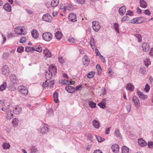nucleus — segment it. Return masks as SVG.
<instances>
[{
    "instance_id": "nucleus-41",
    "label": "nucleus",
    "mask_w": 153,
    "mask_h": 153,
    "mask_svg": "<svg viewBox=\"0 0 153 153\" xmlns=\"http://www.w3.org/2000/svg\"><path fill=\"white\" fill-rule=\"evenodd\" d=\"M33 47H26L25 48V51L29 52H31L32 51H34Z\"/></svg>"
},
{
    "instance_id": "nucleus-18",
    "label": "nucleus",
    "mask_w": 153,
    "mask_h": 153,
    "mask_svg": "<svg viewBox=\"0 0 153 153\" xmlns=\"http://www.w3.org/2000/svg\"><path fill=\"white\" fill-rule=\"evenodd\" d=\"M120 14L121 16H123L126 12V8L125 6H123L120 7L119 10Z\"/></svg>"
},
{
    "instance_id": "nucleus-11",
    "label": "nucleus",
    "mask_w": 153,
    "mask_h": 153,
    "mask_svg": "<svg viewBox=\"0 0 153 153\" xmlns=\"http://www.w3.org/2000/svg\"><path fill=\"white\" fill-rule=\"evenodd\" d=\"M48 71L52 73V74H55L57 73V69L55 65L50 66L49 68Z\"/></svg>"
},
{
    "instance_id": "nucleus-17",
    "label": "nucleus",
    "mask_w": 153,
    "mask_h": 153,
    "mask_svg": "<svg viewBox=\"0 0 153 153\" xmlns=\"http://www.w3.org/2000/svg\"><path fill=\"white\" fill-rule=\"evenodd\" d=\"M111 149L114 152L116 153L119 151V146L117 144H114L112 146Z\"/></svg>"
},
{
    "instance_id": "nucleus-38",
    "label": "nucleus",
    "mask_w": 153,
    "mask_h": 153,
    "mask_svg": "<svg viewBox=\"0 0 153 153\" xmlns=\"http://www.w3.org/2000/svg\"><path fill=\"white\" fill-rule=\"evenodd\" d=\"M20 31L21 33L18 32H16V33L17 34L19 35H25L27 33V32L25 31L23 28H21L20 29Z\"/></svg>"
},
{
    "instance_id": "nucleus-36",
    "label": "nucleus",
    "mask_w": 153,
    "mask_h": 153,
    "mask_svg": "<svg viewBox=\"0 0 153 153\" xmlns=\"http://www.w3.org/2000/svg\"><path fill=\"white\" fill-rule=\"evenodd\" d=\"M88 105L91 108H94L96 107V103L92 101H90L88 102Z\"/></svg>"
},
{
    "instance_id": "nucleus-62",
    "label": "nucleus",
    "mask_w": 153,
    "mask_h": 153,
    "mask_svg": "<svg viewBox=\"0 0 153 153\" xmlns=\"http://www.w3.org/2000/svg\"><path fill=\"white\" fill-rule=\"evenodd\" d=\"M144 13L145 14L148 15H149L151 14L150 12L148 9L145 10L144 11Z\"/></svg>"
},
{
    "instance_id": "nucleus-43",
    "label": "nucleus",
    "mask_w": 153,
    "mask_h": 153,
    "mask_svg": "<svg viewBox=\"0 0 153 153\" xmlns=\"http://www.w3.org/2000/svg\"><path fill=\"white\" fill-rule=\"evenodd\" d=\"M119 24L117 23H115L114 24V27L117 32L118 33H119Z\"/></svg>"
},
{
    "instance_id": "nucleus-46",
    "label": "nucleus",
    "mask_w": 153,
    "mask_h": 153,
    "mask_svg": "<svg viewBox=\"0 0 153 153\" xmlns=\"http://www.w3.org/2000/svg\"><path fill=\"white\" fill-rule=\"evenodd\" d=\"M149 148H150L151 149H153V142L152 141H149L147 144Z\"/></svg>"
},
{
    "instance_id": "nucleus-61",
    "label": "nucleus",
    "mask_w": 153,
    "mask_h": 153,
    "mask_svg": "<svg viewBox=\"0 0 153 153\" xmlns=\"http://www.w3.org/2000/svg\"><path fill=\"white\" fill-rule=\"evenodd\" d=\"M77 1L79 4H83L85 2V0H76Z\"/></svg>"
},
{
    "instance_id": "nucleus-49",
    "label": "nucleus",
    "mask_w": 153,
    "mask_h": 153,
    "mask_svg": "<svg viewBox=\"0 0 153 153\" xmlns=\"http://www.w3.org/2000/svg\"><path fill=\"white\" fill-rule=\"evenodd\" d=\"M13 123L15 126H16L18 124V120L17 119L15 118L13 120Z\"/></svg>"
},
{
    "instance_id": "nucleus-16",
    "label": "nucleus",
    "mask_w": 153,
    "mask_h": 153,
    "mask_svg": "<svg viewBox=\"0 0 153 153\" xmlns=\"http://www.w3.org/2000/svg\"><path fill=\"white\" fill-rule=\"evenodd\" d=\"M4 9L7 11L10 12L11 11V7L10 4L7 3L4 5Z\"/></svg>"
},
{
    "instance_id": "nucleus-22",
    "label": "nucleus",
    "mask_w": 153,
    "mask_h": 153,
    "mask_svg": "<svg viewBox=\"0 0 153 153\" xmlns=\"http://www.w3.org/2000/svg\"><path fill=\"white\" fill-rule=\"evenodd\" d=\"M106 100L105 99H102V101L100 102L99 103L98 105L100 107V108H104L106 107Z\"/></svg>"
},
{
    "instance_id": "nucleus-23",
    "label": "nucleus",
    "mask_w": 153,
    "mask_h": 153,
    "mask_svg": "<svg viewBox=\"0 0 153 153\" xmlns=\"http://www.w3.org/2000/svg\"><path fill=\"white\" fill-rule=\"evenodd\" d=\"M43 53L47 57H50L51 56V52L47 48L43 51Z\"/></svg>"
},
{
    "instance_id": "nucleus-33",
    "label": "nucleus",
    "mask_w": 153,
    "mask_h": 153,
    "mask_svg": "<svg viewBox=\"0 0 153 153\" xmlns=\"http://www.w3.org/2000/svg\"><path fill=\"white\" fill-rule=\"evenodd\" d=\"M140 7L143 8H145L146 7V3L143 0H140Z\"/></svg>"
},
{
    "instance_id": "nucleus-40",
    "label": "nucleus",
    "mask_w": 153,
    "mask_h": 153,
    "mask_svg": "<svg viewBox=\"0 0 153 153\" xmlns=\"http://www.w3.org/2000/svg\"><path fill=\"white\" fill-rule=\"evenodd\" d=\"M30 150L31 153H35L38 150L35 146H32L30 147Z\"/></svg>"
},
{
    "instance_id": "nucleus-3",
    "label": "nucleus",
    "mask_w": 153,
    "mask_h": 153,
    "mask_svg": "<svg viewBox=\"0 0 153 153\" xmlns=\"http://www.w3.org/2000/svg\"><path fill=\"white\" fill-rule=\"evenodd\" d=\"M1 71L3 75L5 76L8 75L9 73V68L8 66L7 65L3 66L1 68Z\"/></svg>"
},
{
    "instance_id": "nucleus-59",
    "label": "nucleus",
    "mask_w": 153,
    "mask_h": 153,
    "mask_svg": "<svg viewBox=\"0 0 153 153\" xmlns=\"http://www.w3.org/2000/svg\"><path fill=\"white\" fill-rule=\"evenodd\" d=\"M47 113L49 115H51L53 114V111L52 110L50 109L47 111Z\"/></svg>"
},
{
    "instance_id": "nucleus-50",
    "label": "nucleus",
    "mask_w": 153,
    "mask_h": 153,
    "mask_svg": "<svg viewBox=\"0 0 153 153\" xmlns=\"http://www.w3.org/2000/svg\"><path fill=\"white\" fill-rule=\"evenodd\" d=\"M58 60L59 62L61 64H63L64 62L63 58L61 56H59L58 57Z\"/></svg>"
},
{
    "instance_id": "nucleus-44",
    "label": "nucleus",
    "mask_w": 153,
    "mask_h": 153,
    "mask_svg": "<svg viewBox=\"0 0 153 153\" xmlns=\"http://www.w3.org/2000/svg\"><path fill=\"white\" fill-rule=\"evenodd\" d=\"M140 73L143 75H145L146 74V69L144 68H140Z\"/></svg>"
},
{
    "instance_id": "nucleus-1",
    "label": "nucleus",
    "mask_w": 153,
    "mask_h": 153,
    "mask_svg": "<svg viewBox=\"0 0 153 153\" xmlns=\"http://www.w3.org/2000/svg\"><path fill=\"white\" fill-rule=\"evenodd\" d=\"M52 35L50 32H45L42 34L43 39L46 41H50L52 38Z\"/></svg>"
},
{
    "instance_id": "nucleus-4",
    "label": "nucleus",
    "mask_w": 153,
    "mask_h": 153,
    "mask_svg": "<svg viewBox=\"0 0 153 153\" xmlns=\"http://www.w3.org/2000/svg\"><path fill=\"white\" fill-rule=\"evenodd\" d=\"M42 19L44 21L50 22L52 20V17L49 14H47L43 16Z\"/></svg>"
},
{
    "instance_id": "nucleus-6",
    "label": "nucleus",
    "mask_w": 153,
    "mask_h": 153,
    "mask_svg": "<svg viewBox=\"0 0 153 153\" xmlns=\"http://www.w3.org/2000/svg\"><path fill=\"white\" fill-rule=\"evenodd\" d=\"M68 19L72 22H75L76 21V16L74 13H70L68 16Z\"/></svg>"
},
{
    "instance_id": "nucleus-2",
    "label": "nucleus",
    "mask_w": 153,
    "mask_h": 153,
    "mask_svg": "<svg viewBox=\"0 0 153 153\" xmlns=\"http://www.w3.org/2000/svg\"><path fill=\"white\" fill-rule=\"evenodd\" d=\"M92 27L94 30L95 32H98L100 29V25L99 22L96 21L92 22Z\"/></svg>"
},
{
    "instance_id": "nucleus-37",
    "label": "nucleus",
    "mask_w": 153,
    "mask_h": 153,
    "mask_svg": "<svg viewBox=\"0 0 153 153\" xmlns=\"http://www.w3.org/2000/svg\"><path fill=\"white\" fill-rule=\"evenodd\" d=\"M95 73L94 71H91L87 74V77L88 78L91 79L93 77Z\"/></svg>"
},
{
    "instance_id": "nucleus-14",
    "label": "nucleus",
    "mask_w": 153,
    "mask_h": 153,
    "mask_svg": "<svg viewBox=\"0 0 153 153\" xmlns=\"http://www.w3.org/2000/svg\"><path fill=\"white\" fill-rule=\"evenodd\" d=\"M141 17H137L131 20V23L134 24H140L142 23V21L141 20Z\"/></svg>"
},
{
    "instance_id": "nucleus-29",
    "label": "nucleus",
    "mask_w": 153,
    "mask_h": 153,
    "mask_svg": "<svg viewBox=\"0 0 153 153\" xmlns=\"http://www.w3.org/2000/svg\"><path fill=\"white\" fill-rule=\"evenodd\" d=\"M54 101L56 103H57L58 102V94L57 93L55 92L53 95Z\"/></svg>"
},
{
    "instance_id": "nucleus-52",
    "label": "nucleus",
    "mask_w": 153,
    "mask_h": 153,
    "mask_svg": "<svg viewBox=\"0 0 153 153\" xmlns=\"http://www.w3.org/2000/svg\"><path fill=\"white\" fill-rule=\"evenodd\" d=\"M26 40L25 37H22L21 38L19 42L21 43H24L26 42Z\"/></svg>"
},
{
    "instance_id": "nucleus-32",
    "label": "nucleus",
    "mask_w": 153,
    "mask_h": 153,
    "mask_svg": "<svg viewBox=\"0 0 153 153\" xmlns=\"http://www.w3.org/2000/svg\"><path fill=\"white\" fill-rule=\"evenodd\" d=\"M59 3V0H52L51 2V6L53 7H56Z\"/></svg>"
},
{
    "instance_id": "nucleus-63",
    "label": "nucleus",
    "mask_w": 153,
    "mask_h": 153,
    "mask_svg": "<svg viewBox=\"0 0 153 153\" xmlns=\"http://www.w3.org/2000/svg\"><path fill=\"white\" fill-rule=\"evenodd\" d=\"M60 8L62 9H64V11L66 10V8L65 6V4H63L61 6Z\"/></svg>"
},
{
    "instance_id": "nucleus-9",
    "label": "nucleus",
    "mask_w": 153,
    "mask_h": 153,
    "mask_svg": "<svg viewBox=\"0 0 153 153\" xmlns=\"http://www.w3.org/2000/svg\"><path fill=\"white\" fill-rule=\"evenodd\" d=\"M132 101L134 102L135 105L138 108L140 106V102L138 98L136 96H134L133 97Z\"/></svg>"
},
{
    "instance_id": "nucleus-10",
    "label": "nucleus",
    "mask_w": 153,
    "mask_h": 153,
    "mask_svg": "<svg viewBox=\"0 0 153 153\" xmlns=\"http://www.w3.org/2000/svg\"><path fill=\"white\" fill-rule=\"evenodd\" d=\"M142 46L143 51L146 52H148L150 49L149 44L146 42L143 44Z\"/></svg>"
},
{
    "instance_id": "nucleus-25",
    "label": "nucleus",
    "mask_w": 153,
    "mask_h": 153,
    "mask_svg": "<svg viewBox=\"0 0 153 153\" xmlns=\"http://www.w3.org/2000/svg\"><path fill=\"white\" fill-rule=\"evenodd\" d=\"M45 78L47 80H50L52 76V74L50 71H47L45 75Z\"/></svg>"
},
{
    "instance_id": "nucleus-28",
    "label": "nucleus",
    "mask_w": 153,
    "mask_h": 153,
    "mask_svg": "<svg viewBox=\"0 0 153 153\" xmlns=\"http://www.w3.org/2000/svg\"><path fill=\"white\" fill-rule=\"evenodd\" d=\"M92 124L94 127L96 128H98L100 127V124L99 122L96 120H94L92 121Z\"/></svg>"
},
{
    "instance_id": "nucleus-35",
    "label": "nucleus",
    "mask_w": 153,
    "mask_h": 153,
    "mask_svg": "<svg viewBox=\"0 0 153 153\" xmlns=\"http://www.w3.org/2000/svg\"><path fill=\"white\" fill-rule=\"evenodd\" d=\"M10 146V145L9 143H4L2 145V147L4 149H9Z\"/></svg>"
},
{
    "instance_id": "nucleus-20",
    "label": "nucleus",
    "mask_w": 153,
    "mask_h": 153,
    "mask_svg": "<svg viewBox=\"0 0 153 153\" xmlns=\"http://www.w3.org/2000/svg\"><path fill=\"white\" fill-rule=\"evenodd\" d=\"M31 35L32 37L35 38H37L39 36V33L38 31L35 29L33 30L31 32Z\"/></svg>"
},
{
    "instance_id": "nucleus-56",
    "label": "nucleus",
    "mask_w": 153,
    "mask_h": 153,
    "mask_svg": "<svg viewBox=\"0 0 153 153\" xmlns=\"http://www.w3.org/2000/svg\"><path fill=\"white\" fill-rule=\"evenodd\" d=\"M150 89L149 86L148 84H147L146 85L145 88V91L146 92L149 91Z\"/></svg>"
},
{
    "instance_id": "nucleus-12",
    "label": "nucleus",
    "mask_w": 153,
    "mask_h": 153,
    "mask_svg": "<svg viewBox=\"0 0 153 153\" xmlns=\"http://www.w3.org/2000/svg\"><path fill=\"white\" fill-rule=\"evenodd\" d=\"M137 93L140 98L141 99L143 100L147 98V96L144 95L142 92L139 90H137Z\"/></svg>"
},
{
    "instance_id": "nucleus-19",
    "label": "nucleus",
    "mask_w": 153,
    "mask_h": 153,
    "mask_svg": "<svg viewBox=\"0 0 153 153\" xmlns=\"http://www.w3.org/2000/svg\"><path fill=\"white\" fill-rule=\"evenodd\" d=\"M50 130L49 128L47 127H43L40 129V132L42 134H45Z\"/></svg>"
},
{
    "instance_id": "nucleus-13",
    "label": "nucleus",
    "mask_w": 153,
    "mask_h": 153,
    "mask_svg": "<svg viewBox=\"0 0 153 153\" xmlns=\"http://www.w3.org/2000/svg\"><path fill=\"white\" fill-rule=\"evenodd\" d=\"M11 82L13 84H17L18 82V79L16 76L14 74L11 75L10 76Z\"/></svg>"
},
{
    "instance_id": "nucleus-48",
    "label": "nucleus",
    "mask_w": 153,
    "mask_h": 153,
    "mask_svg": "<svg viewBox=\"0 0 153 153\" xmlns=\"http://www.w3.org/2000/svg\"><path fill=\"white\" fill-rule=\"evenodd\" d=\"M139 40V42H141L142 40V37L140 35L136 34L134 35Z\"/></svg>"
},
{
    "instance_id": "nucleus-51",
    "label": "nucleus",
    "mask_w": 153,
    "mask_h": 153,
    "mask_svg": "<svg viewBox=\"0 0 153 153\" xmlns=\"http://www.w3.org/2000/svg\"><path fill=\"white\" fill-rule=\"evenodd\" d=\"M96 68L99 73L101 72L102 71V69L100 65L99 64H97L96 65Z\"/></svg>"
},
{
    "instance_id": "nucleus-27",
    "label": "nucleus",
    "mask_w": 153,
    "mask_h": 153,
    "mask_svg": "<svg viewBox=\"0 0 153 153\" xmlns=\"http://www.w3.org/2000/svg\"><path fill=\"white\" fill-rule=\"evenodd\" d=\"M22 108L19 106H17L13 109V112L14 114H19L21 112Z\"/></svg>"
},
{
    "instance_id": "nucleus-47",
    "label": "nucleus",
    "mask_w": 153,
    "mask_h": 153,
    "mask_svg": "<svg viewBox=\"0 0 153 153\" xmlns=\"http://www.w3.org/2000/svg\"><path fill=\"white\" fill-rule=\"evenodd\" d=\"M96 138L97 139L98 141L99 142H103L104 140V139L103 138H102L101 137H100V136H96Z\"/></svg>"
},
{
    "instance_id": "nucleus-31",
    "label": "nucleus",
    "mask_w": 153,
    "mask_h": 153,
    "mask_svg": "<svg viewBox=\"0 0 153 153\" xmlns=\"http://www.w3.org/2000/svg\"><path fill=\"white\" fill-rule=\"evenodd\" d=\"M62 34L60 31H58L55 34V36L57 39L60 40L62 36Z\"/></svg>"
},
{
    "instance_id": "nucleus-60",
    "label": "nucleus",
    "mask_w": 153,
    "mask_h": 153,
    "mask_svg": "<svg viewBox=\"0 0 153 153\" xmlns=\"http://www.w3.org/2000/svg\"><path fill=\"white\" fill-rule=\"evenodd\" d=\"M99 57L103 62H106V61L105 60V58L103 56H102L101 55H100V56H99Z\"/></svg>"
},
{
    "instance_id": "nucleus-15",
    "label": "nucleus",
    "mask_w": 153,
    "mask_h": 153,
    "mask_svg": "<svg viewBox=\"0 0 153 153\" xmlns=\"http://www.w3.org/2000/svg\"><path fill=\"white\" fill-rule=\"evenodd\" d=\"M138 143L142 147L146 146L147 145V143L142 138L138 139Z\"/></svg>"
},
{
    "instance_id": "nucleus-8",
    "label": "nucleus",
    "mask_w": 153,
    "mask_h": 153,
    "mask_svg": "<svg viewBox=\"0 0 153 153\" xmlns=\"http://www.w3.org/2000/svg\"><path fill=\"white\" fill-rule=\"evenodd\" d=\"M82 61L84 65L87 66L89 63L90 60L87 55H85L83 57Z\"/></svg>"
},
{
    "instance_id": "nucleus-53",
    "label": "nucleus",
    "mask_w": 153,
    "mask_h": 153,
    "mask_svg": "<svg viewBox=\"0 0 153 153\" xmlns=\"http://www.w3.org/2000/svg\"><path fill=\"white\" fill-rule=\"evenodd\" d=\"M129 17L127 16H124L122 19V21H128L129 20Z\"/></svg>"
},
{
    "instance_id": "nucleus-57",
    "label": "nucleus",
    "mask_w": 153,
    "mask_h": 153,
    "mask_svg": "<svg viewBox=\"0 0 153 153\" xmlns=\"http://www.w3.org/2000/svg\"><path fill=\"white\" fill-rule=\"evenodd\" d=\"M115 136L117 137H120V134L119 131L118 130L116 129L115 131Z\"/></svg>"
},
{
    "instance_id": "nucleus-24",
    "label": "nucleus",
    "mask_w": 153,
    "mask_h": 153,
    "mask_svg": "<svg viewBox=\"0 0 153 153\" xmlns=\"http://www.w3.org/2000/svg\"><path fill=\"white\" fill-rule=\"evenodd\" d=\"M127 89L130 91H132L134 89V86L131 83H128L126 85Z\"/></svg>"
},
{
    "instance_id": "nucleus-34",
    "label": "nucleus",
    "mask_w": 153,
    "mask_h": 153,
    "mask_svg": "<svg viewBox=\"0 0 153 153\" xmlns=\"http://www.w3.org/2000/svg\"><path fill=\"white\" fill-rule=\"evenodd\" d=\"M129 151L128 148L126 146H123L122 147V153H128Z\"/></svg>"
},
{
    "instance_id": "nucleus-64",
    "label": "nucleus",
    "mask_w": 153,
    "mask_h": 153,
    "mask_svg": "<svg viewBox=\"0 0 153 153\" xmlns=\"http://www.w3.org/2000/svg\"><path fill=\"white\" fill-rule=\"evenodd\" d=\"M14 36V34L13 33H11L7 35V37L8 38H10Z\"/></svg>"
},
{
    "instance_id": "nucleus-42",
    "label": "nucleus",
    "mask_w": 153,
    "mask_h": 153,
    "mask_svg": "<svg viewBox=\"0 0 153 153\" xmlns=\"http://www.w3.org/2000/svg\"><path fill=\"white\" fill-rule=\"evenodd\" d=\"M145 65L147 67L151 64V62L149 59H146L144 61Z\"/></svg>"
},
{
    "instance_id": "nucleus-45",
    "label": "nucleus",
    "mask_w": 153,
    "mask_h": 153,
    "mask_svg": "<svg viewBox=\"0 0 153 153\" xmlns=\"http://www.w3.org/2000/svg\"><path fill=\"white\" fill-rule=\"evenodd\" d=\"M24 48L22 46H20L17 48V51L19 53H21L24 51Z\"/></svg>"
},
{
    "instance_id": "nucleus-39",
    "label": "nucleus",
    "mask_w": 153,
    "mask_h": 153,
    "mask_svg": "<svg viewBox=\"0 0 153 153\" xmlns=\"http://www.w3.org/2000/svg\"><path fill=\"white\" fill-rule=\"evenodd\" d=\"M7 86V83L4 82L3 84L0 86V90L1 91H3L5 89Z\"/></svg>"
},
{
    "instance_id": "nucleus-7",
    "label": "nucleus",
    "mask_w": 153,
    "mask_h": 153,
    "mask_svg": "<svg viewBox=\"0 0 153 153\" xmlns=\"http://www.w3.org/2000/svg\"><path fill=\"white\" fill-rule=\"evenodd\" d=\"M65 89L68 92L71 94L74 93L75 91L74 88L69 85L66 86Z\"/></svg>"
},
{
    "instance_id": "nucleus-54",
    "label": "nucleus",
    "mask_w": 153,
    "mask_h": 153,
    "mask_svg": "<svg viewBox=\"0 0 153 153\" xmlns=\"http://www.w3.org/2000/svg\"><path fill=\"white\" fill-rule=\"evenodd\" d=\"M75 39L72 37H70L68 38V40L70 42L74 43L75 41Z\"/></svg>"
},
{
    "instance_id": "nucleus-21",
    "label": "nucleus",
    "mask_w": 153,
    "mask_h": 153,
    "mask_svg": "<svg viewBox=\"0 0 153 153\" xmlns=\"http://www.w3.org/2000/svg\"><path fill=\"white\" fill-rule=\"evenodd\" d=\"M19 90L21 93L24 94L26 95L28 94L27 90L24 87H20L19 88Z\"/></svg>"
},
{
    "instance_id": "nucleus-58",
    "label": "nucleus",
    "mask_w": 153,
    "mask_h": 153,
    "mask_svg": "<svg viewBox=\"0 0 153 153\" xmlns=\"http://www.w3.org/2000/svg\"><path fill=\"white\" fill-rule=\"evenodd\" d=\"M126 15H130V16H132L133 15V12L132 11H131L130 10H128L127 11V12L126 13Z\"/></svg>"
},
{
    "instance_id": "nucleus-55",
    "label": "nucleus",
    "mask_w": 153,
    "mask_h": 153,
    "mask_svg": "<svg viewBox=\"0 0 153 153\" xmlns=\"http://www.w3.org/2000/svg\"><path fill=\"white\" fill-rule=\"evenodd\" d=\"M94 39L93 38H91V40L90 41V45H91V47H92V46H93V45H94Z\"/></svg>"
},
{
    "instance_id": "nucleus-26",
    "label": "nucleus",
    "mask_w": 153,
    "mask_h": 153,
    "mask_svg": "<svg viewBox=\"0 0 153 153\" xmlns=\"http://www.w3.org/2000/svg\"><path fill=\"white\" fill-rule=\"evenodd\" d=\"M12 111L8 110L7 112H6L7 118L8 119H11L13 118V114L11 113Z\"/></svg>"
},
{
    "instance_id": "nucleus-5",
    "label": "nucleus",
    "mask_w": 153,
    "mask_h": 153,
    "mask_svg": "<svg viewBox=\"0 0 153 153\" xmlns=\"http://www.w3.org/2000/svg\"><path fill=\"white\" fill-rule=\"evenodd\" d=\"M47 81H45V82H44L42 84V86L43 88H46L48 86L50 85V87H52L53 86L54 84V82L53 80L52 81H49V82H47Z\"/></svg>"
},
{
    "instance_id": "nucleus-30",
    "label": "nucleus",
    "mask_w": 153,
    "mask_h": 153,
    "mask_svg": "<svg viewBox=\"0 0 153 153\" xmlns=\"http://www.w3.org/2000/svg\"><path fill=\"white\" fill-rule=\"evenodd\" d=\"M34 51L39 52H41L42 51V47L40 45H36L33 47Z\"/></svg>"
}]
</instances>
